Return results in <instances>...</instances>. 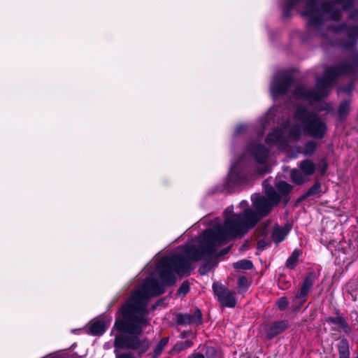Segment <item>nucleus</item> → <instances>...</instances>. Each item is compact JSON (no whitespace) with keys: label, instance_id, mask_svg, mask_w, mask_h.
I'll list each match as a JSON object with an SVG mask.
<instances>
[{"label":"nucleus","instance_id":"f257e3e1","mask_svg":"<svg viewBox=\"0 0 358 358\" xmlns=\"http://www.w3.org/2000/svg\"><path fill=\"white\" fill-rule=\"evenodd\" d=\"M264 190L266 197L259 194L251 196L256 211L245 209L243 213L233 214L234 207H227L224 211V224L215 223L211 229L205 230L199 237L198 245L186 244L178 247L170 255L162 257L155 263L156 266L153 270L165 283L173 285L177 276L189 274L191 262L209 260L217 247L245 235L280 201V196L272 186L266 185Z\"/></svg>","mask_w":358,"mask_h":358},{"label":"nucleus","instance_id":"f03ea898","mask_svg":"<svg viewBox=\"0 0 358 358\" xmlns=\"http://www.w3.org/2000/svg\"><path fill=\"white\" fill-rule=\"evenodd\" d=\"M152 266L153 264H149L145 267L148 275L120 310L122 318L116 320L115 324L119 331L115 339L116 358H134L130 353L119 354L117 349L127 348L143 353L149 348L148 340L140 336L143 329L148 324V303L150 298L163 294L166 286L170 285L159 275V279H155L157 272L152 269Z\"/></svg>","mask_w":358,"mask_h":358},{"label":"nucleus","instance_id":"7ed1b4c3","mask_svg":"<svg viewBox=\"0 0 358 358\" xmlns=\"http://www.w3.org/2000/svg\"><path fill=\"white\" fill-rule=\"evenodd\" d=\"M353 0H334L324 2L322 0H284L281 4L283 17H289L293 11H297L308 19V29L311 34L322 38L329 34L343 32L348 38L344 44L346 48L353 47L358 37V10L350 14V18L357 23L348 27L341 24L334 27L333 22L341 17V6L343 10L350 8L353 5Z\"/></svg>","mask_w":358,"mask_h":358},{"label":"nucleus","instance_id":"20e7f679","mask_svg":"<svg viewBox=\"0 0 358 358\" xmlns=\"http://www.w3.org/2000/svg\"><path fill=\"white\" fill-rule=\"evenodd\" d=\"M277 110L275 108H271L259 120L261 128L257 131L258 139L250 142L241 156L232 162L223 189L231 191L243 187L253 179L255 173L264 174L269 172L267 163L268 150L259 141L263 137L264 129L275 121Z\"/></svg>","mask_w":358,"mask_h":358},{"label":"nucleus","instance_id":"39448f33","mask_svg":"<svg viewBox=\"0 0 358 358\" xmlns=\"http://www.w3.org/2000/svg\"><path fill=\"white\" fill-rule=\"evenodd\" d=\"M293 119L298 123L286 122L268 134L266 143L283 150L288 146L290 140H298L303 133L314 139H322L325 136L327 125L317 113L310 112L306 107L299 106L293 114Z\"/></svg>","mask_w":358,"mask_h":358},{"label":"nucleus","instance_id":"423d86ee","mask_svg":"<svg viewBox=\"0 0 358 358\" xmlns=\"http://www.w3.org/2000/svg\"><path fill=\"white\" fill-rule=\"evenodd\" d=\"M358 69V51L354 49L352 55L339 65L325 69L322 78L316 79L315 87L307 89L303 85H298L292 93L294 99L303 100L309 103L319 101L327 96L336 81L341 76L354 75Z\"/></svg>","mask_w":358,"mask_h":358},{"label":"nucleus","instance_id":"0eeeda50","mask_svg":"<svg viewBox=\"0 0 358 358\" xmlns=\"http://www.w3.org/2000/svg\"><path fill=\"white\" fill-rule=\"evenodd\" d=\"M294 85L293 76L285 70L276 72L270 84V92L274 100L278 97L288 94L289 90Z\"/></svg>","mask_w":358,"mask_h":358},{"label":"nucleus","instance_id":"6e6552de","mask_svg":"<svg viewBox=\"0 0 358 358\" xmlns=\"http://www.w3.org/2000/svg\"><path fill=\"white\" fill-rule=\"evenodd\" d=\"M299 169H293L290 171L292 180L297 184L301 185L308 180V178L314 174L316 166L310 159H304L299 164Z\"/></svg>","mask_w":358,"mask_h":358},{"label":"nucleus","instance_id":"1a4fd4ad","mask_svg":"<svg viewBox=\"0 0 358 358\" xmlns=\"http://www.w3.org/2000/svg\"><path fill=\"white\" fill-rule=\"evenodd\" d=\"M213 292L218 301L224 307L233 308L236 304V292L226 288L222 284L214 282Z\"/></svg>","mask_w":358,"mask_h":358},{"label":"nucleus","instance_id":"9d476101","mask_svg":"<svg viewBox=\"0 0 358 358\" xmlns=\"http://www.w3.org/2000/svg\"><path fill=\"white\" fill-rule=\"evenodd\" d=\"M315 278V273H309L302 284L300 292L295 295L294 300L299 303V306L306 301L308 294L313 285Z\"/></svg>","mask_w":358,"mask_h":358},{"label":"nucleus","instance_id":"9b49d317","mask_svg":"<svg viewBox=\"0 0 358 358\" xmlns=\"http://www.w3.org/2000/svg\"><path fill=\"white\" fill-rule=\"evenodd\" d=\"M176 322L178 324H201L202 323V314L199 309H196L193 314H178L176 316Z\"/></svg>","mask_w":358,"mask_h":358},{"label":"nucleus","instance_id":"f8f14e48","mask_svg":"<svg viewBox=\"0 0 358 358\" xmlns=\"http://www.w3.org/2000/svg\"><path fill=\"white\" fill-rule=\"evenodd\" d=\"M289 326L287 320H280L273 322L266 329V336L271 339L277 335L282 333Z\"/></svg>","mask_w":358,"mask_h":358},{"label":"nucleus","instance_id":"ddd939ff","mask_svg":"<svg viewBox=\"0 0 358 358\" xmlns=\"http://www.w3.org/2000/svg\"><path fill=\"white\" fill-rule=\"evenodd\" d=\"M289 230L290 228L287 225L284 227L274 226L272 230V238L275 243L277 245L282 242L289 234Z\"/></svg>","mask_w":358,"mask_h":358},{"label":"nucleus","instance_id":"4468645a","mask_svg":"<svg viewBox=\"0 0 358 358\" xmlns=\"http://www.w3.org/2000/svg\"><path fill=\"white\" fill-rule=\"evenodd\" d=\"M90 333L94 336L103 334L106 329V322L102 320H93L90 325Z\"/></svg>","mask_w":358,"mask_h":358},{"label":"nucleus","instance_id":"2eb2a0df","mask_svg":"<svg viewBox=\"0 0 358 358\" xmlns=\"http://www.w3.org/2000/svg\"><path fill=\"white\" fill-rule=\"evenodd\" d=\"M326 322L327 323L334 324L335 327H332L334 330L338 331L342 329L345 332L348 331V326L345 320L340 316L328 317L327 318Z\"/></svg>","mask_w":358,"mask_h":358},{"label":"nucleus","instance_id":"dca6fc26","mask_svg":"<svg viewBox=\"0 0 358 358\" xmlns=\"http://www.w3.org/2000/svg\"><path fill=\"white\" fill-rule=\"evenodd\" d=\"M317 145L314 140H310L303 146L299 148V152L307 157L311 156L316 150Z\"/></svg>","mask_w":358,"mask_h":358},{"label":"nucleus","instance_id":"f3484780","mask_svg":"<svg viewBox=\"0 0 358 358\" xmlns=\"http://www.w3.org/2000/svg\"><path fill=\"white\" fill-rule=\"evenodd\" d=\"M338 350L339 353V358H349V343L347 339L343 338L340 341L338 344Z\"/></svg>","mask_w":358,"mask_h":358},{"label":"nucleus","instance_id":"a211bd4d","mask_svg":"<svg viewBox=\"0 0 358 358\" xmlns=\"http://www.w3.org/2000/svg\"><path fill=\"white\" fill-rule=\"evenodd\" d=\"M350 110V101H344L339 105L338 109V117L341 120H344Z\"/></svg>","mask_w":358,"mask_h":358},{"label":"nucleus","instance_id":"6ab92c4d","mask_svg":"<svg viewBox=\"0 0 358 358\" xmlns=\"http://www.w3.org/2000/svg\"><path fill=\"white\" fill-rule=\"evenodd\" d=\"M253 129V126L250 124H238L234 131L233 136L234 138H236L241 135L252 131Z\"/></svg>","mask_w":358,"mask_h":358},{"label":"nucleus","instance_id":"aec40b11","mask_svg":"<svg viewBox=\"0 0 358 358\" xmlns=\"http://www.w3.org/2000/svg\"><path fill=\"white\" fill-rule=\"evenodd\" d=\"M301 255V250H295L292 253L290 257L287 259L286 262V266L287 268L290 269H293L296 267L297 262L299 261V258Z\"/></svg>","mask_w":358,"mask_h":358},{"label":"nucleus","instance_id":"412c9836","mask_svg":"<svg viewBox=\"0 0 358 358\" xmlns=\"http://www.w3.org/2000/svg\"><path fill=\"white\" fill-rule=\"evenodd\" d=\"M276 189L283 194H287L290 192L292 187L289 183L284 181H279L275 183Z\"/></svg>","mask_w":358,"mask_h":358},{"label":"nucleus","instance_id":"4be33fe9","mask_svg":"<svg viewBox=\"0 0 358 358\" xmlns=\"http://www.w3.org/2000/svg\"><path fill=\"white\" fill-rule=\"evenodd\" d=\"M234 267L236 269L249 270L253 267V264L250 260L243 259L234 263Z\"/></svg>","mask_w":358,"mask_h":358},{"label":"nucleus","instance_id":"5701e85b","mask_svg":"<svg viewBox=\"0 0 358 358\" xmlns=\"http://www.w3.org/2000/svg\"><path fill=\"white\" fill-rule=\"evenodd\" d=\"M169 342V338L164 337L160 340L157 345L155 347L154 350V354L155 357H158L160 355L164 350L165 346L167 345Z\"/></svg>","mask_w":358,"mask_h":358},{"label":"nucleus","instance_id":"b1692460","mask_svg":"<svg viewBox=\"0 0 358 358\" xmlns=\"http://www.w3.org/2000/svg\"><path fill=\"white\" fill-rule=\"evenodd\" d=\"M237 284H238V287L239 289L241 290V291L245 292L249 287L248 280L244 276H241V277L238 278Z\"/></svg>","mask_w":358,"mask_h":358},{"label":"nucleus","instance_id":"393cba45","mask_svg":"<svg viewBox=\"0 0 358 358\" xmlns=\"http://www.w3.org/2000/svg\"><path fill=\"white\" fill-rule=\"evenodd\" d=\"M321 185L319 182L315 183L306 193V196L318 194L320 192Z\"/></svg>","mask_w":358,"mask_h":358},{"label":"nucleus","instance_id":"a878e982","mask_svg":"<svg viewBox=\"0 0 358 358\" xmlns=\"http://www.w3.org/2000/svg\"><path fill=\"white\" fill-rule=\"evenodd\" d=\"M189 291V282L185 281L182 283L180 287L178 290V293L179 295H186Z\"/></svg>","mask_w":358,"mask_h":358},{"label":"nucleus","instance_id":"bb28decb","mask_svg":"<svg viewBox=\"0 0 358 358\" xmlns=\"http://www.w3.org/2000/svg\"><path fill=\"white\" fill-rule=\"evenodd\" d=\"M288 301L285 297L280 298L277 302L278 307L281 310H285L288 306Z\"/></svg>","mask_w":358,"mask_h":358},{"label":"nucleus","instance_id":"cd10ccee","mask_svg":"<svg viewBox=\"0 0 358 358\" xmlns=\"http://www.w3.org/2000/svg\"><path fill=\"white\" fill-rule=\"evenodd\" d=\"M193 345V343L190 341H186L184 343H181L176 345V348L179 350H182L186 348H190Z\"/></svg>","mask_w":358,"mask_h":358},{"label":"nucleus","instance_id":"c85d7f7f","mask_svg":"<svg viewBox=\"0 0 358 358\" xmlns=\"http://www.w3.org/2000/svg\"><path fill=\"white\" fill-rule=\"evenodd\" d=\"M269 244V241L268 240L262 239L258 241L257 243V248L260 250H264L268 245Z\"/></svg>","mask_w":358,"mask_h":358},{"label":"nucleus","instance_id":"c756f323","mask_svg":"<svg viewBox=\"0 0 358 358\" xmlns=\"http://www.w3.org/2000/svg\"><path fill=\"white\" fill-rule=\"evenodd\" d=\"M352 90V84L350 83L348 86L345 87H342L339 89V92H345L347 93H350Z\"/></svg>","mask_w":358,"mask_h":358},{"label":"nucleus","instance_id":"7c9ffc66","mask_svg":"<svg viewBox=\"0 0 358 358\" xmlns=\"http://www.w3.org/2000/svg\"><path fill=\"white\" fill-rule=\"evenodd\" d=\"M239 206L241 209H243V212L241 213H243L245 209H250L248 208V203L247 201H241L239 203Z\"/></svg>","mask_w":358,"mask_h":358},{"label":"nucleus","instance_id":"2f4dec72","mask_svg":"<svg viewBox=\"0 0 358 358\" xmlns=\"http://www.w3.org/2000/svg\"><path fill=\"white\" fill-rule=\"evenodd\" d=\"M187 358H205L204 355L199 352H194L191 355L188 356Z\"/></svg>","mask_w":358,"mask_h":358},{"label":"nucleus","instance_id":"473e14b6","mask_svg":"<svg viewBox=\"0 0 358 358\" xmlns=\"http://www.w3.org/2000/svg\"><path fill=\"white\" fill-rule=\"evenodd\" d=\"M229 248L224 249L222 252V255H226L229 252Z\"/></svg>","mask_w":358,"mask_h":358},{"label":"nucleus","instance_id":"72a5a7b5","mask_svg":"<svg viewBox=\"0 0 358 358\" xmlns=\"http://www.w3.org/2000/svg\"><path fill=\"white\" fill-rule=\"evenodd\" d=\"M182 338H184L186 336V334H182Z\"/></svg>","mask_w":358,"mask_h":358},{"label":"nucleus","instance_id":"f704fd0d","mask_svg":"<svg viewBox=\"0 0 358 358\" xmlns=\"http://www.w3.org/2000/svg\"><path fill=\"white\" fill-rule=\"evenodd\" d=\"M356 358H358V357H356Z\"/></svg>","mask_w":358,"mask_h":358}]
</instances>
